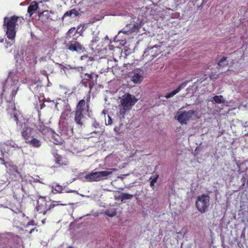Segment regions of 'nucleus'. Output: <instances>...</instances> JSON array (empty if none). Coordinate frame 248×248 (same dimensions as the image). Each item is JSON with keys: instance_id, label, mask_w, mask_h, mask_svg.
I'll use <instances>...</instances> for the list:
<instances>
[{"instance_id": "obj_40", "label": "nucleus", "mask_w": 248, "mask_h": 248, "mask_svg": "<svg viewBox=\"0 0 248 248\" xmlns=\"http://www.w3.org/2000/svg\"><path fill=\"white\" fill-rule=\"evenodd\" d=\"M31 55H33V54L31 53L29 54V55H27L26 57V58H25V61L29 62V61H31L32 59V57H31Z\"/></svg>"}, {"instance_id": "obj_36", "label": "nucleus", "mask_w": 248, "mask_h": 248, "mask_svg": "<svg viewBox=\"0 0 248 248\" xmlns=\"http://www.w3.org/2000/svg\"><path fill=\"white\" fill-rule=\"evenodd\" d=\"M85 74L84 73H82V75H80V78L82 79V81H85V82H89V80L87 79V78H85Z\"/></svg>"}, {"instance_id": "obj_46", "label": "nucleus", "mask_w": 248, "mask_h": 248, "mask_svg": "<svg viewBox=\"0 0 248 248\" xmlns=\"http://www.w3.org/2000/svg\"><path fill=\"white\" fill-rule=\"evenodd\" d=\"M13 118L14 119L15 121H16V122H17V121H18V117H17L16 114L15 113H14V115L13 116Z\"/></svg>"}, {"instance_id": "obj_14", "label": "nucleus", "mask_w": 248, "mask_h": 248, "mask_svg": "<svg viewBox=\"0 0 248 248\" xmlns=\"http://www.w3.org/2000/svg\"><path fill=\"white\" fill-rule=\"evenodd\" d=\"M85 112L76 111L75 121L79 127H82L85 122L83 114Z\"/></svg>"}, {"instance_id": "obj_13", "label": "nucleus", "mask_w": 248, "mask_h": 248, "mask_svg": "<svg viewBox=\"0 0 248 248\" xmlns=\"http://www.w3.org/2000/svg\"><path fill=\"white\" fill-rule=\"evenodd\" d=\"M9 80L12 81L11 85H14L16 84L18 81V77L17 75L16 70H13L9 73L7 79L5 81V83L3 86V90H4L5 84Z\"/></svg>"}, {"instance_id": "obj_20", "label": "nucleus", "mask_w": 248, "mask_h": 248, "mask_svg": "<svg viewBox=\"0 0 248 248\" xmlns=\"http://www.w3.org/2000/svg\"><path fill=\"white\" fill-rule=\"evenodd\" d=\"M31 140L29 139L26 142L29 143L31 145L35 148H39L41 146L42 141L35 138L31 137Z\"/></svg>"}, {"instance_id": "obj_56", "label": "nucleus", "mask_w": 248, "mask_h": 248, "mask_svg": "<svg viewBox=\"0 0 248 248\" xmlns=\"http://www.w3.org/2000/svg\"><path fill=\"white\" fill-rule=\"evenodd\" d=\"M67 192H77L75 190H71L70 191H67Z\"/></svg>"}, {"instance_id": "obj_44", "label": "nucleus", "mask_w": 248, "mask_h": 248, "mask_svg": "<svg viewBox=\"0 0 248 248\" xmlns=\"http://www.w3.org/2000/svg\"><path fill=\"white\" fill-rule=\"evenodd\" d=\"M31 57H32V60L35 64H36L37 62V61L36 60L37 57H34V56L33 55H31Z\"/></svg>"}, {"instance_id": "obj_39", "label": "nucleus", "mask_w": 248, "mask_h": 248, "mask_svg": "<svg viewBox=\"0 0 248 248\" xmlns=\"http://www.w3.org/2000/svg\"><path fill=\"white\" fill-rule=\"evenodd\" d=\"M80 84L84 86L85 87H89L90 88V83H88V82H85V81H81L80 82Z\"/></svg>"}, {"instance_id": "obj_60", "label": "nucleus", "mask_w": 248, "mask_h": 248, "mask_svg": "<svg viewBox=\"0 0 248 248\" xmlns=\"http://www.w3.org/2000/svg\"><path fill=\"white\" fill-rule=\"evenodd\" d=\"M83 28H84V27L82 28V29H81V31H80V30H79V31H80V32H82V31L83 30Z\"/></svg>"}, {"instance_id": "obj_35", "label": "nucleus", "mask_w": 248, "mask_h": 248, "mask_svg": "<svg viewBox=\"0 0 248 248\" xmlns=\"http://www.w3.org/2000/svg\"><path fill=\"white\" fill-rule=\"evenodd\" d=\"M122 192H120V194L118 196H115V199L116 200H121L123 202Z\"/></svg>"}, {"instance_id": "obj_23", "label": "nucleus", "mask_w": 248, "mask_h": 248, "mask_svg": "<svg viewBox=\"0 0 248 248\" xmlns=\"http://www.w3.org/2000/svg\"><path fill=\"white\" fill-rule=\"evenodd\" d=\"M36 128L40 132L43 134H45L48 131V127L42 124L37 125L36 126Z\"/></svg>"}, {"instance_id": "obj_21", "label": "nucleus", "mask_w": 248, "mask_h": 248, "mask_svg": "<svg viewBox=\"0 0 248 248\" xmlns=\"http://www.w3.org/2000/svg\"><path fill=\"white\" fill-rule=\"evenodd\" d=\"M229 61L227 60V58L223 57L220 59L217 62V68H222L228 65Z\"/></svg>"}, {"instance_id": "obj_9", "label": "nucleus", "mask_w": 248, "mask_h": 248, "mask_svg": "<svg viewBox=\"0 0 248 248\" xmlns=\"http://www.w3.org/2000/svg\"><path fill=\"white\" fill-rule=\"evenodd\" d=\"M21 170H19L17 167L16 165L10 166L9 172L12 179L15 181L22 179V175Z\"/></svg>"}, {"instance_id": "obj_2", "label": "nucleus", "mask_w": 248, "mask_h": 248, "mask_svg": "<svg viewBox=\"0 0 248 248\" xmlns=\"http://www.w3.org/2000/svg\"><path fill=\"white\" fill-rule=\"evenodd\" d=\"M138 99L135 96L129 93L124 94L121 99L120 103L122 108L120 110V115L124 118L127 110H129L138 101Z\"/></svg>"}, {"instance_id": "obj_11", "label": "nucleus", "mask_w": 248, "mask_h": 248, "mask_svg": "<svg viewBox=\"0 0 248 248\" xmlns=\"http://www.w3.org/2000/svg\"><path fill=\"white\" fill-rule=\"evenodd\" d=\"M85 74L86 76L85 78H87V79L89 80L90 83V92H91L93 87L97 84L98 75L94 72H91L90 74L85 73Z\"/></svg>"}, {"instance_id": "obj_17", "label": "nucleus", "mask_w": 248, "mask_h": 248, "mask_svg": "<svg viewBox=\"0 0 248 248\" xmlns=\"http://www.w3.org/2000/svg\"><path fill=\"white\" fill-rule=\"evenodd\" d=\"M89 107V105L86 103L84 100L82 99L78 104L76 111L85 112V111L88 110Z\"/></svg>"}, {"instance_id": "obj_54", "label": "nucleus", "mask_w": 248, "mask_h": 248, "mask_svg": "<svg viewBox=\"0 0 248 248\" xmlns=\"http://www.w3.org/2000/svg\"><path fill=\"white\" fill-rule=\"evenodd\" d=\"M0 160H1L2 162V164H5V163L4 162V160H3V158H0Z\"/></svg>"}, {"instance_id": "obj_57", "label": "nucleus", "mask_w": 248, "mask_h": 248, "mask_svg": "<svg viewBox=\"0 0 248 248\" xmlns=\"http://www.w3.org/2000/svg\"><path fill=\"white\" fill-rule=\"evenodd\" d=\"M105 40H108V36H106L105 38H104Z\"/></svg>"}, {"instance_id": "obj_61", "label": "nucleus", "mask_w": 248, "mask_h": 248, "mask_svg": "<svg viewBox=\"0 0 248 248\" xmlns=\"http://www.w3.org/2000/svg\"><path fill=\"white\" fill-rule=\"evenodd\" d=\"M18 54H17L16 56H15V59L16 60L17 59V56Z\"/></svg>"}, {"instance_id": "obj_24", "label": "nucleus", "mask_w": 248, "mask_h": 248, "mask_svg": "<svg viewBox=\"0 0 248 248\" xmlns=\"http://www.w3.org/2000/svg\"><path fill=\"white\" fill-rule=\"evenodd\" d=\"M93 126L96 128V130L93 131L94 133H101L103 131V129L100 126L99 123L97 122L95 120L93 121Z\"/></svg>"}, {"instance_id": "obj_41", "label": "nucleus", "mask_w": 248, "mask_h": 248, "mask_svg": "<svg viewBox=\"0 0 248 248\" xmlns=\"http://www.w3.org/2000/svg\"><path fill=\"white\" fill-rule=\"evenodd\" d=\"M86 113H87V115H88V116L89 117H92L93 114H92V110H90L89 108H88V111H85V114H85Z\"/></svg>"}, {"instance_id": "obj_63", "label": "nucleus", "mask_w": 248, "mask_h": 248, "mask_svg": "<svg viewBox=\"0 0 248 248\" xmlns=\"http://www.w3.org/2000/svg\"><path fill=\"white\" fill-rule=\"evenodd\" d=\"M45 220H43L42 221L43 223H45Z\"/></svg>"}, {"instance_id": "obj_18", "label": "nucleus", "mask_w": 248, "mask_h": 248, "mask_svg": "<svg viewBox=\"0 0 248 248\" xmlns=\"http://www.w3.org/2000/svg\"><path fill=\"white\" fill-rule=\"evenodd\" d=\"M38 9V3L35 1L31 2L28 8V13L29 14L30 16H31Z\"/></svg>"}, {"instance_id": "obj_55", "label": "nucleus", "mask_w": 248, "mask_h": 248, "mask_svg": "<svg viewBox=\"0 0 248 248\" xmlns=\"http://www.w3.org/2000/svg\"><path fill=\"white\" fill-rule=\"evenodd\" d=\"M244 127H246L247 126H248V124H247V122H246L244 124V125H243Z\"/></svg>"}, {"instance_id": "obj_33", "label": "nucleus", "mask_w": 248, "mask_h": 248, "mask_svg": "<svg viewBox=\"0 0 248 248\" xmlns=\"http://www.w3.org/2000/svg\"><path fill=\"white\" fill-rule=\"evenodd\" d=\"M139 26L137 24H134L131 30L130 33L136 32L139 29Z\"/></svg>"}, {"instance_id": "obj_7", "label": "nucleus", "mask_w": 248, "mask_h": 248, "mask_svg": "<svg viewBox=\"0 0 248 248\" xmlns=\"http://www.w3.org/2000/svg\"><path fill=\"white\" fill-rule=\"evenodd\" d=\"M65 44V48L72 51H77L78 53H82L85 51L83 46L76 41H69Z\"/></svg>"}, {"instance_id": "obj_64", "label": "nucleus", "mask_w": 248, "mask_h": 248, "mask_svg": "<svg viewBox=\"0 0 248 248\" xmlns=\"http://www.w3.org/2000/svg\"><path fill=\"white\" fill-rule=\"evenodd\" d=\"M68 248H73L72 247L70 246Z\"/></svg>"}, {"instance_id": "obj_26", "label": "nucleus", "mask_w": 248, "mask_h": 248, "mask_svg": "<svg viewBox=\"0 0 248 248\" xmlns=\"http://www.w3.org/2000/svg\"><path fill=\"white\" fill-rule=\"evenodd\" d=\"M99 40V38L96 35L93 37V39L91 41V43L90 44V47L92 50L94 49L93 46H94L97 44Z\"/></svg>"}, {"instance_id": "obj_51", "label": "nucleus", "mask_w": 248, "mask_h": 248, "mask_svg": "<svg viewBox=\"0 0 248 248\" xmlns=\"http://www.w3.org/2000/svg\"><path fill=\"white\" fill-rule=\"evenodd\" d=\"M41 73L44 75H47V72L45 70L43 71Z\"/></svg>"}, {"instance_id": "obj_31", "label": "nucleus", "mask_w": 248, "mask_h": 248, "mask_svg": "<svg viewBox=\"0 0 248 248\" xmlns=\"http://www.w3.org/2000/svg\"><path fill=\"white\" fill-rule=\"evenodd\" d=\"M68 66L69 67V68L70 69H76L77 71L79 72L80 73L81 75H82V73H83V71L85 69V67H82V66L74 67L70 66V65H68Z\"/></svg>"}, {"instance_id": "obj_62", "label": "nucleus", "mask_w": 248, "mask_h": 248, "mask_svg": "<svg viewBox=\"0 0 248 248\" xmlns=\"http://www.w3.org/2000/svg\"><path fill=\"white\" fill-rule=\"evenodd\" d=\"M204 1H203V2H202V5H201V6H202V5L204 4Z\"/></svg>"}, {"instance_id": "obj_47", "label": "nucleus", "mask_w": 248, "mask_h": 248, "mask_svg": "<svg viewBox=\"0 0 248 248\" xmlns=\"http://www.w3.org/2000/svg\"><path fill=\"white\" fill-rule=\"evenodd\" d=\"M57 64L59 65L60 67L62 69H66V68H67V67H66V66H64V65H63V64H60V63H57Z\"/></svg>"}, {"instance_id": "obj_1", "label": "nucleus", "mask_w": 248, "mask_h": 248, "mask_svg": "<svg viewBox=\"0 0 248 248\" xmlns=\"http://www.w3.org/2000/svg\"><path fill=\"white\" fill-rule=\"evenodd\" d=\"M19 17L14 16L10 17H5L3 21V26L6 30V34L7 38L13 41L15 38L18 20Z\"/></svg>"}, {"instance_id": "obj_29", "label": "nucleus", "mask_w": 248, "mask_h": 248, "mask_svg": "<svg viewBox=\"0 0 248 248\" xmlns=\"http://www.w3.org/2000/svg\"><path fill=\"white\" fill-rule=\"evenodd\" d=\"M68 126L67 125H64L62 127V131H65V133L67 135H69L70 134L72 133V129L71 128V127H69V129H68Z\"/></svg>"}, {"instance_id": "obj_50", "label": "nucleus", "mask_w": 248, "mask_h": 248, "mask_svg": "<svg viewBox=\"0 0 248 248\" xmlns=\"http://www.w3.org/2000/svg\"><path fill=\"white\" fill-rule=\"evenodd\" d=\"M155 183H153L152 181L150 182V186L152 187L153 189L154 188L155 186Z\"/></svg>"}, {"instance_id": "obj_27", "label": "nucleus", "mask_w": 248, "mask_h": 248, "mask_svg": "<svg viewBox=\"0 0 248 248\" xmlns=\"http://www.w3.org/2000/svg\"><path fill=\"white\" fill-rule=\"evenodd\" d=\"M55 162L57 164H59L60 166H61L62 164H65L64 162L63 161L62 157L60 155L56 154L55 155Z\"/></svg>"}, {"instance_id": "obj_28", "label": "nucleus", "mask_w": 248, "mask_h": 248, "mask_svg": "<svg viewBox=\"0 0 248 248\" xmlns=\"http://www.w3.org/2000/svg\"><path fill=\"white\" fill-rule=\"evenodd\" d=\"M105 214L109 217H113L116 215V211L115 209L111 210H107L105 212Z\"/></svg>"}, {"instance_id": "obj_15", "label": "nucleus", "mask_w": 248, "mask_h": 248, "mask_svg": "<svg viewBox=\"0 0 248 248\" xmlns=\"http://www.w3.org/2000/svg\"><path fill=\"white\" fill-rule=\"evenodd\" d=\"M39 18L38 20L43 23L48 22L49 17L50 13L48 11H44L43 12L38 11Z\"/></svg>"}, {"instance_id": "obj_42", "label": "nucleus", "mask_w": 248, "mask_h": 248, "mask_svg": "<svg viewBox=\"0 0 248 248\" xmlns=\"http://www.w3.org/2000/svg\"><path fill=\"white\" fill-rule=\"evenodd\" d=\"M47 59V56H43L39 58V61L40 62H42L43 61H46Z\"/></svg>"}, {"instance_id": "obj_4", "label": "nucleus", "mask_w": 248, "mask_h": 248, "mask_svg": "<svg viewBox=\"0 0 248 248\" xmlns=\"http://www.w3.org/2000/svg\"><path fill=\"white\" fill-rule=\"evenodd\" d=\"M114 169H107V170L91 172L87 174L85 178L88 181H99L104 179H107L112 174Z\"/></svg>"}, {"instance_id": "obj_43", "label": "nucleus", "mask_w": 248, "mask_h": 248, "mask_svg": "<svg viewBox=\"0 0 248 248\" xmlns=\"http://www.w3.org/2000/svg\"><path fill=\"white\" fill-rule=\"evenodd\" d=\"M108 123H106V124L110 125L112 123V120L111 118L108 116Z\"/></svg>"}, {"instance_id": "obj_5", "label": "nucleus", "mask_w": 248, "mask_h": 248, "mask_svg": "<svg viewBox=\"0 0 248 248\" xmlns=\"http://www.w3.org/2000/svg\"><path fill=\"white\" fill-rule=\"evenodd\" d=\"M210 197L208 194H202L198 196L196 202V206L201 213H205L209 206Z\"/></svg>"}, {"instance_id": "obj_10", "label": "nucleus", "mask_w": 248, "mask_h": 248, "mask_svg": "<svg viewBox=\"0 0 248 248\" xmlns=\"http://www.w3.org/2000/svg\"><path fill=\"white\" fill-rule=\"evenodd\" d=\"M142 73L139 72V70H135L131 73L130 78L131 80L135 84H140L143 80L144 77L143 76V71L140 70Z\"/></svg>"}, {"instance_id": "obj_25", "label": "nucleus", "mask_w": 248, "mask_h": 248, "mask_svg": "<svg viewBox=\"0 0 248 248\" xmlns=\"http://www.w3.org/2000/svg\"><path fill=\"white\" fill-rule=\"evenodd\" d=\"M49 202H46L45 204V206L46 207V210H45V214L48 212L51 208H54L55 206L58 205V204H55L54 203H50L48 204Z\"/></svg>"}, {"instance_id": "obj_3", "label": "nucleus", "mask_w": 248, "mask_h": 248, "mask_svg": "<svg viewBox=\"0 0 248 248\" xmlns=\"http://www.w3.org/2000/svg\"><path fill=\"white\" fill-rule=\"evenodd\" d=\"M19 237L13 234L0 235V248H17Z\"/></svg>"}, {"instance_id": "obj_30", "label": "nucleus", "mask_w": 248, "mask_h": 248, "mask_svg": "<svg viewBox=\"0 0 248 248\" xmlns=\"http://www.w3.org/2000/svg\"><path fill=\"white\" fill-rule=\"evenodd\" d=\"M122 195L123 197V202H125V200L131 199L134 197L133 195L129 194L126 193L122 192Z\"/></svg>"}, {"instance_id": "obj_32", "label": "nucleus", "mask_w": 248, "mask_h": 248, "mask_svg": "<svg viewBox=\"0 0 248 248\" xmlns=\"http://www.w3.org/2000/svg\"><path fill=\"white\" fill-rule=\"evenodd\" d=\"M54 190L58 193H61L63 190V188L62 186L59 185H57L54 188Z\"/></svg>"}, {"instance_id": "obj_49", "label": "nucleus", "mask_w": 248, "mask_h": 248, "mask_svg": "<svg viewBox=\"0 0 248 248\" xmlns=\"http://www.w3.org/2000/svg\"><path fill=\"white\" fill-rule=\"evenodd\" d=\"M75 30V28H71L69 31H68V33H72Z\"/></svg>"}, {"instance_id": "obj_52", "label": "nucleus", "mask_w": 248, "mask_h": 248, "mask_svg": "<svg viewBox=\"0 0 248 248\" xmlns=\"http://www.w3.org/2000/svg\"><path fill=\"white\" fill-rule=\"evenodd\" d=\"M88 57L87 55H84L81 57V60H83L84 58Z\"/></svg>"}, {"instance_id": "obj_22", "label": "nucleus", "mask_w": 248, "mask_h": 248, "mask_svg": "<svg viewBox=\"0 0 248 248\" xmlns=\"http://www.w3.org/2000/svg\"><path fill=\"white\" fill-rule=\"evenodd\" d=\"M210 101L214 102L217 104L224 103L225 100L222 95H215L210 99Z\"/></svg>"}, {"instance_id": "obj_19", "label": "nucleus", "mask_w": 248, "mask_h": 248, "mask_svg": "<svg viewBox=\"0 0 248 248\" xmlns=\"http://www.w3.org/2000/svg\"><path fill=\"white\" fill-rule=\"evenodd\" d=\"M79 10H77L76 9H72L69 11H67L63 15L62 19L66 16L76 17L80 15L79 12Z\"/></svg>"}, {"instance_id": "obj_8", "label": "nucleus", "mask_w": 248, "mask_h": 248, "mask_svg": "<svg viewBox=\"0 0 248 248\" xmlns=\"http://www.w3.org/2000/svg\"><path fill=\"white\" fill-rule=\"evenodd\" d=\"M21 126L22 136L27 141L31 138L34 133V129L30 126L28 123H22Z\"/></svg>"}, {"instance_id": "obj_38", "label": "nucleus", "mask_w": 248, "mask_h": 248, "mask_svg": "<svg viewBox=\"0 0 248 248\" xmlns=\"http://www.w3.org/2000/svg\"><path fill=\"white\" fill-rule=\"evenodd\" d=\"M69 114V110H65L62 114L61 118H65V117L67 116Z\"/></svg>"}, {"instance_id": "obj_12", "label": "nucleus", "mask_w": 248, "mask_h": 248, "mask_svg": "<svg viewBox=\"0 0 248 248\" xmlns=\"http://www.w3.org/2000/svg\"><path fill=\"white\" fill-rule=\"evenodd\" d=\"M189 81L190 80H186L182 83L177 87L176 89L173 90L171 92L167 93L165 95V97L167 99H169L173 96L176 94L178 93L182 89H184Z\"/></svg>"}, {"instance_id": "obj_16", "label": "nucleus", "mask_w": 248, "mask_h": 248, "mask_svg": "<svg viewBox=\"0 0 248 248\" xmlns=\"http://www.w3.org/2000/svg\"><path fill=\"white\" fill-rule=\"evenodd\" d=\"M40 199H41V201H38L37 202V206L36 208L37 211L40 213H43L44 215L45 214V210H46V207L45 206V204L46 203V198L40 196Z\"/></svg>"}, {"instance_id": "obj_45", "label": "nucleus", "mask_w": 248, "mask_h": 248, "mask_svg": "<svg viewBox=\"0 0 248 248\" xmlns=\"http://www.w3.org/2000/svg\"><path fill=\"white\" fill-rule=\"evenodd\" d=\"M210 78L212 80H215L217 78V77L215 75H213L210 76Z\"/></svg>"}, {"instance_id": "obj_59", "label": "nucleus", "mask_w": 248, "mask_h": 248, "mask_svg": "<svg viewBox=\"0 0 248 248\" xmlns=\"http://www.w3.org/2000/svg\"><path fill=\"white\" fill-rule=\"evenodd\" d=\"M79 27H78V30H77V31L78 32V33H79V32H80V31H78L79 30Z\"/></svg>"}, {"instance_id": "obj_58", "label": "nucleus", "mask_w": 248, "mask_h": 248, "mask_svg": "<svg viewBox=\"0 0 248 248\" xmlns=\"http://www.w3.org/2000/svg\"><path fill=\"white\" fill-rule=\"evenodd\" d=\"M34 229H31V230L30 232V233H31V232L34 231Z\"/></svg>"}, {"instance_id": "obj_6", "label": "nucleus", "mask_w": 248, "mask_h": 248, "mask_svg": "<svg viewBox=\"0 0 248 248\" xmlns=\"http://www.w3.org/2000/svg\"><path fill=\"white\" fill-rule=\"evenodd\" d=\"M197 113V111L193 110H189L187 111L186 110L178 111L175 118L181 124H185Z\"/></svg>"}, {"instance_id": "obj_34", "label": "nucleus", "mask_w": 248, "mask_h": 248, "mask_svg": "<svg viewBox=\"0 0 248 248\" xmlns=\"http://www.w3.org/2000/svg\"><path fill=\"white\" fill-rule=\"evenodd\" d=\"M108 48L110 50H115V49L117 50H119V51H120V48L119 47H114L112 45H109L108 46Z\"/></svg>"}, {"instance_id": "obj_48", "label": "nucleus", "mask_w": 248, "mask_h": 248, "mask_svg": "<svg viewBox=\"0 0 248 248\" xmlns=\"http://www.w3.org/2000/svg\"><path fill=\"white\" fill-rule=\"evenodd\" d=\"M35 225V222L34 220H31V221L29 222L27 225Z\"/></svg>"}, {"instance_id": "obj_37", "label": "nucleus", "mask_w": 248, "mask_h": 248, "mask_svg": "<svg viewBox=\"0 0 248 248\" xmlns=\"http://www.w3.org/2000/svg\"><path fill=\"white\" fill-rule=\"evenodd\" d=\"M158 178V175H155L153 176V178L152 177V176L151 177H150V180H151V181L153 183H155L157 180Z\"/></svg>"}, {"instance_id": "obj_53", "label": "nucleus", "mask_w": 248, "mask_h": 248, "mask_svg": "<svg viewBox=\"0 0 248 248\" xmlns=\"http://www.w3.org/2000/svg\"><path fill=\"white\" fill-rule=\"evenodd\" d=\"M114 130L116 132H118L119 129H118V128H117V127H115V128H114Z\"/></svg>"}]
</instances>
